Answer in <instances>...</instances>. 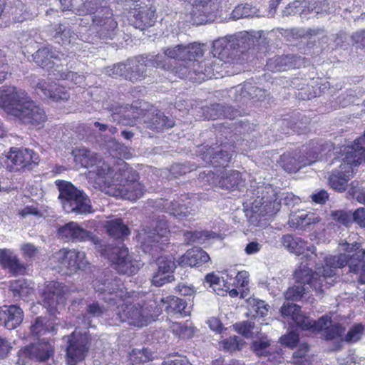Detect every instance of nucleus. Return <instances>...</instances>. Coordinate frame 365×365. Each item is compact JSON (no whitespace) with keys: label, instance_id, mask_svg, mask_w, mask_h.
<instances>
[{"label":"nucleus","instance_id":"obj_41","mask_svg":"<svg viewBox=\"0 0 365 365\" xmlns=\"http://www.w3.org/2000/svg\"><path fill=\"white\" fill-rule=\"evenodd\" d=\"M233 327L237 333L247 339H252L256 334V331H258V328L255 327V322L251 321L235 323Z\"/></svg>","mask_w":365,"mask_h":365},{"label":"nucleus","instance_id":"obj_50","mask_svg":"<svg viewBox=\"0 0 365 365\" xmlns=\"http://www.w3.org/2000/svg\"><path fill=\"white\" fill-rule=\"evenodd\" d=\"M318 221L317 217H315L314 214L309 212L299 215L297 220V228H304L307 226L315 223Z\"/></svg>","mask_w":365,"mask_h":365},{"label":"nucleus","instance_id":"obj_55","mask_svg":"<svg viewBox=\"0 0 365 365\" xmlns=\"http://www.w3.org/2000/svg\"><path fill=\"white\" fill-rule=\"evenodd\" d=\"M280 341L283 345L288 347H294L299 341V336L294 332H290L280 338Z\"/></svg>","mask_w":365,"mask_h":365},{"label":"nucleus","instance_id":"obj_11","mask_svg":"<svg viewBox=\"0 0 365 365\" xmlns=\"http://www.w3.org/2000/svg\"><path fill=\"white\" fill-rule=\"evenodd\" d=\"M324 150V145L318 141L311 140L305 146L306 155H300L297 150L287 151L279 156V165L289 173H296L301 168L309 165L317 160L319 154Z\"/></svg>","mask_w":365,"mask_h":365},{"label":"nucleus","instance_id":"obj_26","mask_svg":"<svg viewBox=\"0 0 365 365\" xmlns=\"http://www.w3.org/2000/svg\"><path fill=\"white\" fill-rule=\"evenodd\" d=\"M230 147H232V148H230V150L220 148V150L215 151V149L211 147L206 149L203 159L212 165L215 169L213 172L215 173H222L228 165L232 154L235 153V146L232 145Z\"/></svg>","mask_w":365,"mask_h":365},{"label":"nucleus","instance_id":"obj_38","mask_svg":"<svg viewBox=\"0 0 365 365\" xmlns=\"http://www.w3.org/2000/svg\"><path fill=\"white\" fill-rule=\"evenodd\" d=\"M283 246L289 252L300 255L304 254V242L299 238L294 237L292 235H286L282 238Z\"/></svg>","mask_w":365,"mask_h":365},{"label":"nucleus","instance_id":"obj_24","mask_svg":"<svg viewBox=\"0 0 365 365\" xmlns=\"http://www.w3.org/2000/svg\"><path fill=\"white\" fill-rule=\"evenodd\" d=\"M129 12L131 24L142 31L154 26L156 21V10L151 6L136 4Z\"/></svg>","mask_w":365,"mask_h":365},{"label":"nucleus","instance_id":"obj_44","mask_svg":"<svg viewBox=\"0 0 365 365\" xmlns=\"http://www.w3.org/2000/svg\"><path fill=\"white\" fill-rule=\"evenodd\" d=\"M185 242L187 245L192 243H200L202 244L208 237H211V235L207 230H197L187 231L185 235Z\"/></svg>","mask_w":365,"mask_h":365},{"label":"nucleus","instance_id":"obj_15","mask_svg":"<svg viewBox=\"0 0 365 365\" xmlns=\"http://www.w3.org/2000/svg\"><path fill=\"white\" fill-rule=\"evenodd\" d=\"M54 354V346L51 342L42 338L37 342L30 343L18 351L17 365H30L32 361L45 362Z\"/></svg>","mask_w":365,"mask_h":365},{"label":"nucleus","instance_id":"obj_6","mask_svg":"<svg viewBox=\"0 0 365 365\" xmlns=\"http://www.w3.org/2000/svg\"><path fill=\"white\" fill-rule=\"evenodd\" d=\"M127 166V163L125 166L117 164L113 173L109 179L106 180L100 189L109 195L135 201L143 195L145 190L138 180L136 171L126 170Z\"/></svg>","mask_w":365,"mask_h":365},{"label":"nucleus","instance_id":"obj_16","mask_svg":"<svg viewBox=\"0 0 365 365\" xmlns=\"http://www.w3.org/2000/svg\"><path fill=\"white\" fill-rule=\"evenodd\" d=\"M6 158L9 161V171L16 173L31 172L38 166L41 161L38 153L23 147H11Z\"/></svg>","mask_w":365,"mask_h":365},{"label":"nucleus","instance_id":"obj_54","mask_svg":"<svg viewBox=\"0 0 365 365\" xmlns=\"http://www.w3.org/2000/svg\"><path fill=\"white\" fill-rule=\"evenodd\" d=\"M108 218V220L106 222L103 228H128V225L124 223L123 219L120 217L110 216Z\"/></svg>","mask_w":365,"mask_h":365},{"label":"nucleus","instance_id":"obj_61","mask_svg":"<svg viewBox=\"0 0 365 365\" xmlns=\"http://www.w3.org/2000/svg\"><path fill=\"white\" fill-rule=\"evenodd\" d=\"M249 274L246 271L239 272L236 276V280L237 284H239L242 288H245L248 286L249 284Z\"/></svg>","mask_w":365,"mask_h":365},{"label":"nucleus","instance_id":"obj_60","mask_svg":"<svg viewBox=\"0 0 365 365\" xmlns=\"http://www.w3.org/2000/svg\"><path fill=\"white\" fill-rule=\"evenodd\" d=\"M264 92L262 90L259 89L257 86H252L251 84L245 85L242 90V95L245 96V93H247L249 94L251 98H255L257 97V93H261Z\"/></svg>","mask_w":365,"mask_h":365},{"label":"nucleus","instance_id":"obj_63","mask_svg":"<svg viewBox=\"0 0 365 365\" xmlns=\"http://www.w3.org/2000/svg\"><path fill=\"white\" fill-rule=\"evenodd\" d=\"M220 110H221V106L219 104L212 105L211 107L207 108L205 112L210 115L208 119L215 120L220 118L222 113H217Z\"/></svg>","mask_w":365,"mask_h":365},{"label":"nucleus","instance_id":"obj_62","mask_svg":"<svg viewBox=\"0 0 365 365\" xmlns=\"http://www.w3.org/2000/svg\"><path fill=\"white\" fill-rule=\"evenodd\" d=\"M328 197L329 195L324 190H322L312 195V200L317 204H324Z\"/></svg>","mask_w":365,"mask_h":365},{"label":"nucleus","instance_id":"obj_49","mask_svg":"<svg viewBox=\"0 0 365 365\" xmlns=\"http://www.w3.org/2000/svg\"><path fill=\"white\" fill-rule=\"evenodd\" d=\"M332 218L344 226H348L351 221V214L345 210H336L331 212Z\"/></svg>","mask_w":365,"mask_h":365},{"label":"nucleus","instance_id":"obj_45","mask_svg":"<svg viewBox=\"0 0 365 365\" xmlns=\"http://www.w3.org/2000/svg\"><path fill=\"white\" fill-rule=\"evenodd\" d=\"M170 213L179 220L187 219L192 215L191 210L185 205H181L177 201L170 202L169 206Z\"/></svg>","mask_w":365,"mask_h":365},{"label":"nucleus","instance_id":"obj_52","mask_svg":"<svg viewBox=\"0 0 365 365\" xmlns=\"http://www.w3.org/2000/svg\"><path fill=\"white\" fill-rule=\"evenodd\" d=\"M204 283L205 285L208 284L209 288H211L215 292L221 289V280L214 272L209 273L205 276Z\"/></svg>","mask_w":365,"mask_h":365},{"label":"nucleus","instance_id":"obj_53","mask_svg":"<svg viewBox=\"0 0 365 365\" xmlns=\"http://www.w3.org/2000/svg\"><path fill=\"white\" fill-rule=\"evenodd\" d=\"M363 326L356 324L352 327L346 335V341L348 342H356L360 339L362 334Z\"/></svg>","mask_w":365,"mask_h":365},{"label":"nucleus","instance_id":"obj_2","mask_svg":"<svg viewBox=\"0 0 365 365\" xmlns=\"http://www.w3.org/2000/svg\"><path fill=\"white\" fill-rule=\"evenodd\" d=\"M58 236L70 237L73 241L90 240L96 246L102 256L112 262V266L119 274L132 275L140 269V264L133 259L123 240L129 235L130 230H106L111 242L103 243L102 240L87 230H58Z\"/></svg>","mask_w":365,"mask_h":365},{"label":"nucleus","instance_id":"obj_25","mask_svg":"<svg viewBox=\"0 0 365 365\" xmlns=\"http://www.w3.org/2000/svg\"><path fill=\"white\" fill-rule=\"evenodd\" d=\"M16 117L26 125L41 128L47 120L45 111L30 98L28 103L19 111Z\"/></svg>","mask_w":365,"mask_h":365},{"label":"nucleus","instance_id":"obj_28","mask_svg":"<svg viewBox=\"0 0 365 365\" xmlns=\"http://www.w3.org/2000/svg\"><path fill=\"white\" fill-rule=\"evenodd\" d=\"M36 88L41 90L43 94L54 101H66L70 98L68 90L55 82H48L41 80L38 82Z\"/></svg>","mask_w":365,"mask_h":365},{"label":"nucleus","instance_id":"obj_8","mask_svg":"<svg viewBox=\"0 0 365 365\" xmlns=\"http://www.w3.org/2000/svg\"><path fill=\"white\" fill-rule=\"evenodd\" d=\"M73 155L75 162L83 168L95 167V170L91 171V173L94 175L95 183L99 188L106 182V180L109 179L110 175L113 173V169L117 164L126 165V163L120 158L108 157L107 160H104L99 154L86 148L76 149L73 151Z\"/></svg>","mask_w":365,"mask_h":365},{"label":"nucleus","instance_id":"obj_33","mask_svg":"<svg viewBox=\"0 0 365 365\" xmlns=\"http://www.w3.org/2000/svg\"><path fill=\"white\" fill-rule=\"evenodd\" d=\"M108 307L106 308L98 302H93L86 306V312L78 317V322H81L86 328L92 326V318H98L106 313Z\"/></svg>","mask_w":365,"mask_h":365},{"label":"nucleus","instance_id":"obj_30","mask_svg":"<svg viewBox=\"0 0 365 365\" xmlns=\"http://www.w3.org/2000/svg\"><path fill=\"white\" fill-rule=\"evenodd\" d=\"M0 265L4 269H8L13 274H24L26 272L25 265L9 249H0Z\"/></svg>","mask_w":365,"mask_h":365},{"label":"nucleus","instance_id":"obj_14","mask_svg":"<svg viewBox=\"0 0 365 365\" xmlns=\"http://www.w3.org/2000/svg\"><path fill=\"white\" fill-rule=\"evenodd\" d=\"M309 263H301L299 267L294 272V279L296 284L300 285L309 286V289L313 287L316 292H323L324 287L329 288L335 279L325 275V272L322 269H326L325 264L322 267L317 269L315 272H313L312 269L309 267Z\"/></svg>","mask_w":365,"mask_h":365},{"label":"nucleus","instance_id":"obj_7","mask_svg":"<svg viewBox=\"0 0 365 365\" xmlns=\"http://www.w3.org/2000/svg\"><path fill=\"white\" fill-rule=\"evenodd\" d=\"M337 158L341 164L331 173L328 180L331 188L344 192L354 173V168L365 162V148L360 147L357 143L354 146H341Z\"/></svg>","mask_w":365,"mask_h":365},{"label":"nucleus","instance_id":"obj_31","mask_svg":"<svg viewBox=\"0 0 365 365\" xmlns=\"http://www.w3.org/2000/svg\"><path fill=\"white\" fill-rule=\"evenodd\" d=\"M210 257L206 252L200 247H195L188 250L178 260L181 267H199L210 260Z\"/></svg>","mask_w":365,"mask_h":365},{"label":"nucleus","instance_id":"obj_42","mask_svg":"<svg viewBox=\"0 0 365 365\" xmlns=\"http://www.w3.org/2000/svg\"><path fill=\"white\" fill-rule=\"evenodd\" d=\"M153 352L147 349H134L130 354V360L134 364L145 363L153 359Z\"/></svg>","mask_w":365,"mask_h":365},{"label":"nucleus","instance_id":"obj_13","mask_svg":"<svg viewBox=\"0 0 365 365\" xmlns=\"http://www.w3.org/2000/svg\"><path fill=\"white\" fill-rule=\"evenodd\" d=\"M292 322L302 330L322 332V336L327 340H331L341 336L344 331V328L341 325L334 322L331 317L327 315L322 316L318 320H312L309 317L305 316L300 310L295 315Z\"/></svg>","mask_w":365,"mask_h":365},{"label":"nucleus","instance_id":"obj_59","mask_svg":"<svg viewBox=\"0 0 365 365\" xmlns=\"http://www.w3.org/2000/svg\"><path fill=\"white\" fill-rule=\"evenodd\" d=\"M59 77L61 79L73 81L76 84L80 83L81 80L83 78V76L73 71L63 72L60 73Z\"/></svg>","mask_w":365,"mask_h":365},{"label":"nucleus","instance_id":"obj_21","mask_svg":"<svg viewBox=\"0 0 365 365\" xmlns=\"http://www.w3.org/2000/svg\"><path fill=\"white\" fill-rule=\"evenodd\" d=\"M199 179L212 186L234 190L238 188L242 176L237 170H232L227 173L225 169L222 173H215L212 170H208L207 173L204 171L199 175Z\"/></svg>","mask_w":365,"mask_h":365},{"label":"nucleus","instance_id":"obj_39","mask_svg":"<svg viewBox=\"0 0 365 365\" xmlns=\"http://www.w3.org/2000/svg\"><path fill=\"white\" fill-rule=\"evenodd\" d=\"M170 329L173 332L182 339H190L192 337L195 328L192 323L189 321L185 322H173Z\"/></svg>","mask_w":365,"mask_h":365},{"label":"nucleus","instance_id":"obj_48","mask_svg":"<svg viewBox=\"0 0 365 365\" xmlns=\"http://www.w3.org/2000/svg\"><path fill=\"white\" fill-rule=\"evenodd\" d=\"M300 310L301 308L299 306L292 302H286L282 306L280 312L282 317L293 320L295 315H297Z\"/></svg>","mask_w":365,"mask_h":365},{"label":"nucleus","instance_id":"obj_35","mask_svg":"<svg viewBox=\"0 0 365 365\" xmlns=\"http://www.w3.org/2000/svg\"><path fill=\"white\" fill-rule=\"evenodd\" d=\"M165 310L168 314L187 315L189 311H187V302L175 296H168L162 298L160 300Z\"/></svg>","mask_w":365,"mask_h":365},{"label":"nucleus","instance_id":"obj_23","mask_svg":"<svg viewBox=\"0 0 365 365\" xmlns=\"http://www.w3.org/2000/svg\"><path fill=\"white\" fill-rule=\"evenodd\" d=\"M53 258L62 269L67 270V274H72L78 269H83L86 264L84 260L85 253L75 250H61L53 254Z\"/></svg>","mask_w":365,"mask_h":365},{"label":"nucleus","instance_id":"obj_27","mask_svg":"<svg viewBox=\"0 0 365 365\" xmlns=\"http://www.w3.org/2000/svg\"><path fill=\"white\" fill-rule=\"evenodd\" d=\"M24 319L23 310L16 305L0 307V325L8 329H14L21 324Z\"/></svg>","mask_w":365,"mask_h":365},{"label":"nucleus","instance_id":"obj_51","mask_svg":"<svg viewBox=\"0 0 365 365\" xmlns=\"http://www.w3.org/2000/svg\"><path fill=\"white\" fill-rule=\"evenodd\" d=\"M72 31L68 27L59 24L56 29L55 38H60L62 43H70Z\"/></svg>","mask_w":365,"mask_h":365},{"label":"nucleus","instance_id":"obj_29","mask_svg":"<svg viewBox=\"0 0 365 365\" xmlns=\"http://www.w3.org/2000/svg\"><path fill=\"white\" fill-rule=\"evenodd\" d=\"M59 324L48 319L44 317H38L30 326V334L37 340H41V337L48 334H55L58 329Z\"/></svg>","mask_w":365,"mask_h":365},{"label":"nucleus","instance_id":"obj_37","mask_svg":"<svg viewBox=\"0 0 365 365\" xmlns=\"http://www.w3.org/2000/svg\"><path fill=\"white\" fill-rule=\"evenodd\" d=\"M215 4L212 0H201L195 4L192 11L193 18L200 17V21H206V19L214 13Z\"/></svg>","mask_w":365,"mask_h":365},{"label":"nucleus","instance_id":"obj_18","mask_svg":"<svg viewBox=\"0 0 365 365\" xmlns=\"http://www.w3.org/2000/svg\"><path fill=\"white\" fill-rule=\"evenodd\" d=\"M123 283L117 277H113L110 271L104 272V277L96 280L94 282V289L97 292L103 294V299L108 304V307L111 305L110 299L123 298L126 295V292L123 290Z\"/></svg>","mask_w":365,"mask_h":365},{"label":"nucleus","instance_id":"obj_36","mask_svg":"<svg viewBox=\"0 0 365 365\" xmlns=\"http://www.w3.org/2000/svg\"><path fill=\"white\" fill-rule=\"evenodd\" d=\"M52 51L48 47H41L33 54L34 61L42 68H52L54 63Z\"/></svg>","mask_w":365,"mask_h":365},{"label":"nucleus","instance_id":"obj_32","mask_svg":"<svg viewBox=\"0 0 365 365\" xmlns=\"http://www.w3.org/2000/svg\"><path fill=\"white\" fill-rule=\"evenodd\" d=\"M252 339L250 345L252 351L258 356L268 357L269 361H272L270 352L271 341L267 335L259 331H256V334Z\"/></svg>","mask_w":365,"mask_h":365},{"label":"nucleus","instance_id":"obj_47","mask_svg":"<svg viewBox=\"0 0 365 365\" xmlns=\"http://www.w3.org/2000/svg\"><path fill=\"white\" fill-rule=\"evenodd\" d=\"M242 339L235 336L229 337L221 342V346L224 350L232 352L237 349H241L242 346Z\"/></svg>","mask_w":365,"mask_h":365},{"label":"nucleus","instance_id":"obj_4","mask_svg":"<svg viewBox=\"0 0 365 365\" xmlns=\"http://www.w3.org/2000/svg\"><path fill=\"white\" fill-rule=\"evenodd\" d=\"M166 232L167 230H159ZM138 240L141 242V249L143 253L148 257L150 264L155 263L157 271L152 278V284L160 287L174 279L173 272L175 263L172 257L160 256L163 248L161 245L167 240L163 233L158 230H140L138 234Z\"/></svg>","mask_w":365,"mask_h":365},{"label":"nucleus","instance_id":"obj_57","mask_svg":"<svg viewBox=\"0 0 365 365\" xmlns=\"http://www.w3.org/2000/svg\"><path fill=\"white\" fill-rule=\"evenodd\" d=\"M18 215L21 217L25 218L26 217H27L29 215L40 216L41 212L37 207L31 205V206H26L23 209L19 210L18 211Z\"/></svg>","mask_w":365,"mask_h":365},{"label":"nucleus","instance_id":"obj_46","mask_svg":"<svg viewBox=\"0 0 365 365\" xmlns=\"http://www.w3.org/2000/svg\"><path fill=\"white\" fill-rule=\"evenodd\" d=\"M289 58L287 56H277L269 59L267 63L269 69L272 71H282L287 70L289 66L287 65Z\"/></svg>","mask_w":365,"mask_h":365},{"label":"nucleus","instance_id":"obj_5","mask_svg":"<svg viewBox=\"0 0 365 365\" xmlns=\"http://www.w3.org/2000/svg\"><path fill=\"white\" fill-rule=\"evenodd\" d=\"M68 9L76 11L78 15H90L91 27L101 39H112L118 27L112 9L103 4V0H60Z\"/></svg>","mask_w":365,"mask_h":365},{"label":"nucleus","instance_id":"obj_1","mask_svg":"<svg viewBox=\"0 0 365 365\" xmlns=\"http://www.w3.org/2000/svg\"><path fill=\"white\" fill-rule=\"evenodd\" d=\"M205 46L204 43L197 42L173 46L172 54L178 55L180 64L178 73L181 79L200 83L207 78H217L225 65L235 63V47L230 40L225 38L215 40L212 46V56L200 61L204 56Z\"/></svg>","mask_w":365,"mask_h":365},{"label":"nucleus","instance_id":"obj_64","mask_svg":"<svg viewBox=\"0 0 365 365\" xmlns=\"http://www.w3.org/2000/svg\"><path fill=\"white\" fill-rule=\"evenodd\" d=\"M21 250L24 252V255L29 258L34 257L37 253V248L32 244L29 243L24 244L21 247Z\"/></svg>","mask_w":365,"mask_h":365},{"label":"nucleus","instance_id":"obj_19","mask_svg":"<svg viewBox=\"0 0 365 365\" xmlns=\"http://www.w3.org/2000/svg\"><path fill=\"white\" fill-rule=\"evenodd\" d=\"M28 93L15 86H6L0 89V106L5 111L15 116L29 99Z\"/></svg>","mask_w":365,"mask_h":365},{"label":"nucleus","instance_id":"obj_22","mask_svg":"<svg viewBox=\"0 0 365 365\" xmlns=\"http://www.w3.org/2000/svg\"><path fill=\"white\" fill-rule=\"evenodd\" d=\"M68 289L66 286L58 282H51L42 294L43 306L51 315H55L58 306L65 303Z\"/></svg>","mask_w":365,"mask_h":365},{"label":"nucleus","instance_id":"obj_9","mask_svg":"<svg viewBox=\"0 0 365 365\" xmlns=\"http://www.w3.org/2000/svg\"><path fill=\"white\" fill-rule=\"evenodd\" d=\"M356 246V244L349 247L348 245L346 253L326 257V269H322L326 272L324 274L332 278L336 274V269L347 265L349 272L358 275V282L360 284H365V250L359 249L358 247L354 248Z\"/></svg>","mask_w":365,"mask_h":365},{"label":"nucleus","instance_id":"obj_17","mask_svg":"<svg viewBox=\"0 0 365 365\" xmlns=\"http://www.w3.org/2000/svg\"><path fill=\"white\" fill-rule=\"evenodd\" d=\"M66 361L68 365H76L83 361L89 351L91 338L87 332L75 330L66 336Z\"/></svg>","mask_w":365,"mask_h":365},{"label":"nucleus","instance_id":"obj_20","mask_svg":"<svg viewBox=\"0 0 365 365\" xmlns=\"http://www.w3.org/2000/svg\"><path fill=\"white\" fill-rule=\"evenodd\" d=\"M261 194L252 203L254 212L264 217L275 215L281 209V199L277 192L269 186L264 187Z\"/></svg>","mask_w":365,"mask_h":365},{"label":"nucleus","instance_id":"obj_3","mask_svg":"<svg viewBox=\"0 0 365 365\" xmlns=\"http://www.w3.org/2000/svg\"><path fill=\"white\" fill-rule=\"evenodd\" d=\"M172 49L173 46L163 48L161 53L155 56H138L133 59L127 60L125 63L113 65L107 70V72L112 78L122 77L134 83L145 78L148 68H156L181 78V75L178 73L180 68L178 55H173Z\"/></svg>","mask_w":365,"mask_h":365},{"label":"nucleus","instance_id":"obj_58","mask_svg":"<svg viewBox=\"0 0 365 365\" xmlns=\"http://www.w3.org/2000/svg\"><path fill=\"white\" fill-rule=\"evenodd\" d=\"M161 365H192L186 359L180 356L167 358Z\"/></svg>","mask_w":365,"mask_h":365},{"label":"nucleus","instance_id":"obj_40","mask_svg":"<svg viewBox=\"0 0 365 365\" xmlns=\"http://www.w3.org/2000/svg\"><path fill=\"white\" fill-rule=\"evenodd\" d=\"M31 289L24 279H19L10 282L9 290L12 292L14 297H26L29 294Z\"/></svg>","mask_w":365,"mask_h":365},{"label":"nucleus","instance_id":"obj_56","mask_svg":"<svg viewBox=\"0 0 365 365\" xmlns=\"http://www.w3.org/2000/svg\"><path fill=\"white\" fill-rule=\"evenodd\" d=\"M351 218L361 227L365 228V207L357 208L351 214Z\"/></svg>","mask_w":365,"mask_h":365},{"label":"nucleus","instance_id":"obj_43","mask_svg":"<svg viewBox=\"0 0 365 365\" xmlns=\"http://www.w3.org/2000/svg\"><path fill=\"white\" fill-rule=\"evenodd\" d=\"M309 291V286L300 285L294 282V284L286 291L284 297L288 301H298Z\"/></svg>","mask_w":365,"mask_h":365},{"label":"nucleus","instance_id":"obj_34","mask_svg":"<svg viewBox=\"0 0 365 365\" xmlns=\"http://www.w3.org/2000/svg\"><path fill=\"white\" fill-rule=\"evenodd\" d=\"M147 123L148 124V127L150 129L157 132L171 128L175 125V122L173 119L165 115L162 111L158 109H155L152 112V116L149 117Z\"/></svg>","mask_w":365,"mask_h":365},{"label":"nucleus","instance_id":"obj_12","mask_svg":"<svg viewBox=\"0 0 365 365\" xmlns=\"http://www.w3.org/2000/svg\"><path fill=\"white\" fill-rule=\"evenodd\" d=\"M111 305L108 307L113 312L115 323L128 322L130 325L143 327L150 322V317L145 309L139 304H127L123 298L110 299Z\"/></svg>","mask_w":365,"mask_h":365},{"label":"nucleus","instance_id":"obj_10","mask_svg":"<svg viewBox=\"0 0 365 365\" xmlns=\"http://www.w3.org/2000/svg\"><path fill=\"white\" fill-rule=\"evenodd\" d=\"M56 185L59 191L58 198L63 210L68 212L86 214L92 212L89 198L83 191L78 190L71 182L56 180Z\"/></svg>","mask_w":365,"mask_h":365}]
</instances>
